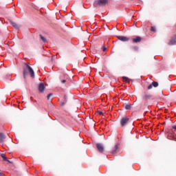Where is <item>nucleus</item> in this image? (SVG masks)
I'll use <instances>...</instances> for the list:
<instances>
[{"instance_id":"obj_1","label":"nucleus","mask_w":176,"mask_h":176,"mask_svg":"<svg viewBox=\"0 0 176 176\" xmlns=\"http://www.w3.org/2000/svg\"><path fill=\"white\" fill-rule=\"evenodd\" d=\"M25 67L23 68V77L25 79L27 78V75L30 74L32 78H35V72H34V69L32 67L30 66L28 63H25Z\"/></svg>"},{"instance_id":"obj_2","label":"nucleus","mask_w":176,"mask_h":176,"mask_svg":"<svg viewBox=\"0 0 176 176\" xmlns=\"http://www.w3.org/2000/svg\"><path fill=\"white\" fill-rule=\"evenodd\" d=\"M129 122H130V118L128 116L122 117L120 121L121 127L127 126V124H129Z\"/></svg>"},{"instance_id":"obj_3","label":"nucleus","mask_w":176,"mask_h":176,"mask_svg":"<svg viewBox=\"0 0 176 176\" xmlns=\"http://www.w3.org/2000/svg\"><path fill=\"white\" fill-rule=\"evenodd\" d=\"M108 3V0H97L94 3V6L97 8L98 6H104Z\"/></svg>"},{"instance_id":"obj_4","label":"nucleus","mask_w":176,"mask_h":176,"mask_svg":"<svg viewBox=\"0 0 176 176\" xmlns=\"http://www.w3.org/2000/svg\"><path fill=\"white\" fill-rule=\"evenodd\" d=\"M96 148L100 153L104 152V146L100 143L96 144Z\"/></svg>"},{"instance_id":"obj_5","label":"nucleus","mask_w":176,"mask_h":176,"mask_svg":"<svg viewBox=\"0 0 176 176\" xmlns=\"http://www.w3.org/2000/svg\"><path fill=\"white\" fill-rule=\"evenodd\" d=\"M117 38L119 41H122V42H128L130 40L128 37L123 36H118Z\"/></svg>"},{"instance_id":"obj_6","label":"nucleus","mask_w":176,"mask_h":176,"mask_svg":"<svg viewBox=\"0 0 176 176\" xmlns=\"http://www.w3.org/2000/svg\"><path fill=\"white\" fill-rule=\"evenodd\" d=\"M142 41V38L140 36H136L135 38H132L133 43H140Z\"/></svg>"},{"instance_id":"obj_7","label":"nucleus","mask_w":176,"mask_h":176,"mask_svg":"<svg viewBox=\"0 0 176 176\" xmlns=\"http://www.w3.org/2000/svg\"><path fill=\"white\" fill-rule=\"evenodd\" d=\"M38 90L40 93H43V91L45 90V85H43V83L39 84Z\"/></svg>"},{"instance_id":"obj_8","label":"nucleus","mask_w":176,"mask_h":176,"mask_svg":"<svg viewBox=\"0 0 176 176\" xmlns=\"http://www.w3.org/2000/svg\"><path fill=\"white\" fill-rule=\"evenodd\" d=\"M144 100L146 101L147 100H151L152 98V95L148 94H145L144 96H143Z\"/></svg>"},{"instance_id":"obj_9","label":"nucleus","mask_w":176,"mask_h":176,"mask_svg":"<svg viewBox=\"0 0 176 176\" xmlns=\"http://www.w3.org/2000/svg\"><path fill=\"white\" fill-rule=\"evenodd\" d=\"M118 149H119V144H116L111 151V153L114 155V153H116Z\"/></svg>"},{"instance_id":"obj_10","label":"nucleus","mask_w":176,"mask_h":176,"mask_svg":"<svg viewBox=\"0 0 176 176\" xmlns=\"http://www.w3.org/2000/svg\"><path fill=\"white\" fill-rule=\"evenodd\" d=\"M1 156L3 158V160H4V162H8L9 163H10V161H9V160H8V157H6V155H5L4 153L1 154Z\"/></svg>"},{"instance_id":"obj_11","label":"nucleus","mask_w":176,"mask_h":176,"mask_svg":"<svg viewBox=\"0 0 176 176\" xmlns=\"http://www.w3.org/2000/svg\"><path fill=\"white\" fill-rule=\"evenodd\" d=\"M40 38L44 42V43H47V40H46V38H45L42 34H40Z\"/></svg>"},{"instance_id":"obj_12","label":"nucleus","mask_w":176,"mask_h":176,"mask_svg":"<svg viewBox=\"0 0 176 176\" xmlns=\"http://www.w3.org/2000/svg\"><path fill=\"white\" fill-rule=\"evenodd\" d=\"M5 140V135L3 133H0V143L2 142Z\"/></svg>"},{"instance_id":"obj_13","label":"nucleus","mask_w":176,"mask_h":176,"mask_svg":"<svg viewBox=\"0 0 176 176\" xmlns=\"http://www.w3.org/2000/svg\"><path fill=\"white\" fill-rule=\"evenodd\" d=\"M123 81L125 82L126 83H129L130 82V79L127 77H122Z\"/></svg>"},{"instance_id":"obj_14","label":"nucleus","mask_w":176,"mask_h":176,"mask_svg":"<svg viewBox=\"0 0 176 176\" xmlns=\"http://www.w3.org/2000/svg\"><path fill=\"white\" fill-rule=\"evenodd\" d=\"M11 24L12 26H14V28H16V30H19V25H17L16 23L12 22Z\"/></svg>"},{"instance_id":"obj_15","label":"nucleus","mask_w":176,"mask_h":176,"mask_svg":"<svg viewBox=\"0 0 176 176\" xmlns=\"http://www.w3.org/2000/svg\"><path fill=\"white\" fill-rule=\"evenodd\" d=\"M151 85H153V87H157V86H159V82L153 81Z\"/></svg>"},{"instance_id":"obj_16","label":"nucleus","mask_w":176,"mask_h":176,"mask_svg":"<svg viewBox=\"0 0 176 176\" xmlns=\"http://www.w3.org/2000/svg\"><path fill=\"white\" fill-rule=\"evenodd\" d=\"M125 109L126 110H130L131 109V104H126L124 107Z\"/></svg>"},{"instance_id":"obj_17","label":"nucleus","mask_w":176,"mask_h":176,"mask_svg":"<svg viewBox=\"0 0 176 176\" xmlns=\"http://www.w3.org/2000/svg\"><path fill=\"white\" fill-rule=\"evenodd\" d=\"M151 31L152 32H156V28H155V26H151Z\"/></svg>"},{"instance_id":"obj_18","label":"nucleus","mask_w":176,"mask_h":176,"mask_svg":"<svg viewBox=\"0 0 176 176\" xmlns=\"http://www.w3.org/2000/svg\"><path fill=\"white\" fill-rule=\"evenodd\" d=\"M132 50L134 52H138V46H133V47H132Z\"/></svg>"},{"instance_id":"obj_19","label":"nucleus","mask_w":176,"mask_h":176,"mask_svg":"<svg viewBox=\"0 0 176 176\" xmlns=\"http://www.w3.org/2000/svg\"><path fill=\"white\" fill-rule=\"evenodd\" d=\"M52 96H53V94H49L47 96V100H50V97H52Z\"/></svg>"},{"instance_id":"obj_20","label":"nucleus","mask_w":176,"mask_h":176,"mask_svg":"<svg viewBox=\"0 0 176 176\" xmlns=\"http://www.w3.org/2000/svg\"><path fill=\"white\" fill-rule=\"evenodd\" d=\"M153 87V85L151 84L150 85L148 86V90H151Z\"/></svg>"},{"instance_id":"obj_21","label":"nucleus","mask_w":176,"mask_h":176,"mask_svg":"<svg viewBox=\"0 0 176 176\" xmlns=\"http://www.w3.org/2000/svg\"><path fill=\"white\" fill-rule=\"evenodd\" d=\"M102 52H107V47L105 46L102 47Z\"/></svg>"},{"instance_id":"obj_22","label":"nucleus","mask_w":176,"mask_h":176,"mask_svg":"<svg viewBox=\"0 0 176 176\" xmlns=\"http://www.w3.org/2000/svg\"><path fill=\"white\" fill-rule=\"evenodd\" d=\"M65 82H67V80H63L61 81V83H65Z\"/></svg>"},{"instance_id":"obj_23","label":"nucleus","mask_w":176,"mask_h":176,"mask_svg":"<svg viewBox=\"0 0 176 176\" xmlns=\"http://www.w3.org/2000/svg\"><path fill=\"white\" fill-rule=\"evenodd\" d=\"M172 127H173V129H174V130H176V125H174Z\"/></svg>"},{"instance_id":"obj_24","label":"nucleus","mask_w":176,"mask_h":176,"mask_svg":"<svg viewBox=\"0 0 176 176\" xmlns=\"http://www.w3.org/2000/svg\"><path fill=\"white\" fill-rule=\"evenodd\" d=\"M99 115H102V111H98Z\"/></svg>"}]
</instances>
